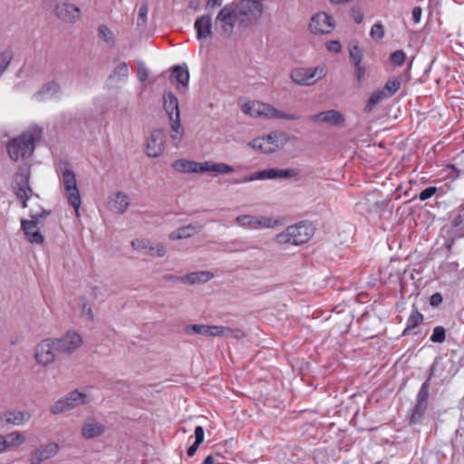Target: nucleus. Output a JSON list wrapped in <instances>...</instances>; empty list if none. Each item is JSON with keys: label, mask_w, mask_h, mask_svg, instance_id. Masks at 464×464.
I'll return each instance as SVG.
<instances>
[{"label": "nucleus", "mask_w": 464, "mask_h": 464, "mask_svg": "<svg viewBox=\"0 0 464 464\" xmlns=\"http://www.w3.org/2000/svg\"><path fill=\"white\" fill-rule=\"evenodd\" d=\"M71 410L67 401L63 398L58 400L55 401L51 407H50V412L52 414L57 415L60 413H63L64 411H67Z\"/></svg>", "instance_id": "de8ad7c7"}, {"label": "nucleus", "mask_w": 464, "mask_h": 464, "mask_svg": "<svg viewBox=\"0 0 464 464\" xmlns=\"http://www.w3.org/2000/svg\"><path fill=\"white\" fill-rule=\"evenodd\" d=\"M64 399L67 401L71 410L89 402L87 395L83 392H80L78 390L71 392Z\"/></svg>", "instance_id": "e433bc0d"}, {"label": "nucleus", "mask_w": 464, "mask_h": 464, "mask_svg": "<svg viewBox=\"0 0 464 464\" xmlns=\"http://www.w3.org/2000/svg\"><path fill=\"white\" fill-rule=\"evenodd\" d=\"M5 450H8L12 447H18L25 441V437L19 431H13L4 436Z\"/></svg>", "instance_id": "58836bf2"}, {"label": "nucleus", "mask_w": 464, "mask_h": 464, "mask_svg": "<svg viewBox=\"0 0 464 464\" xmlns=\"http://www.w3.org/2000/svg\"><path fill=\"white\" fill-rule=\"evenodd\" d=\"M62 173L63 182L66 191V198L69 204L75 209L76 213L78 214L82 200L80 191L76 184L75 174L73 171L67 168V164H65L64 169H62Z\"/></svg>", "instance_id": "9b49d317"}, {"label": "nucleus", "mask_w": 464, "mask_h": 464, "mask_svg": "<svg viewBox=\"0 0 464 464\" xmlns=\"http://www.w3.org/2000/svg\"><path fill=\"white\" fill-rule=\"evenodd\" d=\"M198 162L188 160H176L172 163V168L181 173H196Z\"/></svg>", "instance_id": "4c0bfd02"}, {"label": "nucleus", "mask_w": 464, "mask_h": 464, "mask_svg": "<svg viewBox=\"0 0 464 464\" xmlns=\"http://www.w3.org/2000/svg\"><path fill=\"white\" fill-rule=\"evenodd\" d=\"M349 54L352 62L353 63V66L362 65L363 53L362 50L358 45L352 46L349 49Z\"/></svg>", "instance_id": "09e8293b"}, {"label": "nucleus", "mask_w": 464, "mask_h": 464, "mask_svg": "<svg viewBox=\"0 0 464 464\" xmlns=\"http://www.w3.org/2000/svg\"><path fill=\"white\" fill-rule=\"evenodd\" d=\"M213 277V274L208 271L192 272L180 277L182 284L197 285L208 282Z\"/></svg>", "instance_id": "7c9ffc66"}, {"label": "nucleus", "mask_w": 464, "mask_h": 464, "mask_svg": "<svg viewBox=\"0 0 464 464\" xmlns=\"http://www.w3.org/2000/svg\"><path fill=\"white\" fill-rule=\"evenodd\" d=\"M204 227V225L199 223H191L187 226L180 227L172 231L169 237L171 240H179L188 238L199 233Z\"/></svg>", "instance_id": "a878e982"}, {"label": "nucleus", "mask_w": 464, "mask_h": 464, "mask_svg": "<svg viewBox=\"0 0 464 464\" xmlns=\"http://www.w3.org/2000/svg\"><path fill=\"white\" fill-rule=\"evenodd\" d=\"M14 54L12 50L5 49L0 50V77L4 74L11 61L13 60Z\"/></svg>", "instance_id": "a18cd8bd"}, {"label": "nucleus", "mask_w": 464, "mask_h": 464, "mask_svg": "<svg viewBox=\"0 0 464 464\" xmlns=\"http://www.w3.org/2000/svg\"><path fill=\"white\" fill-rule=\"evenodd\" d=\"M98 36L104 41L108 46H115V37L111 30L105 24H101L98 27Z\"/></svg>", "instance_id": "37998d69"}, {"label": "nucleus", "mask_w": 464, "mask_h": 464, "mask_svg": "<svg viewBox=\"0 0 464 464\" xmlns=\"http://www.w3.org/2000/svg\"><path fill=\"white\" fill-rule=\"evenodd\" d=\"M222 0H208L207 2V5H206V8L207 9H213L215 7H218V6H221L222 5Z\"/></svg>", "instance_id": "338daca9"}, {"label": "nucleus", "mask_w": 464, "mask_h": 464, "mask_svg": "<svg viewBox=\"0 0 464 464\" xmlns=\"http://www.w3.org/2000/svg\"><path fill=\"white\" fill-rule=\"evenodd\" d=\"M105 431V426L95 419H87L82 426L81 434L85 440H91L102 435Z\"/></svg>", "instance_id": "b1692460"}, {"label": "nucleus", "mask_w": 464, "mask_h": 464, "mask_svg": "<svg viewBox=\"0 0 464 464\" xmlns=\"http://www.w3.org/2000/svg\"><path fill=\"white\" fill-rule=\"evenodd\" d=\"M183 331L186 334H198L203 336H219L226 332L223 326L205 324H187Z\"/></svg>", "instance_id": "aec40b11"}, {"label": "nucleus", "mask_w": 464, "mask_h": 464, "mask_svg": "<svg viewBox=\"0 0 464 464\" xmlns=\"http://www.w3.org/2000/svg\"><path fill=\"white\" fill-rule=\"evenodd\" d=\"M181 276H177L174 275H165L163 276V280L166 282H180L181 283Z\"/></svg>", "instance_id": "774afa93"}, {"label": "nucleus", "mask_w": 464, "mask_h": 464, "mask_svg": "<svg viewBox=\"0 0 464 464\" xmlns=\"http://www.w3.org/2000/svg\"><path fill=\"white\" fill-rule=\"evenodd\" d=\"M137 77L140 82H145L149 77V70L143 63L138 65Z\"/></svg>", "instance_id": "bf43d9fd"}, {"label": "nucleus", "mask_w": 464, "mask_h": 464, "mask_svg": "<svg viewBox=\"0 0 464 464\" xmlns=\"http://www.w3.org/2000/svg\"><path fill=\"white\" fill-rule=\"evenodd\" d=\"M212 18L210 14L198 16L194 23V29L197 33V39L203 40L212 35Z\"/></svg>", "instance_id": "5701e85b"}, {"label": "nucleus", "mask_w": 464, "mask_h": 464, "mask_svg": "<svg viewBox=\"0 0 464 464\" xmlns=\"http://www.w3.org/2000/svg\"><path fill=\"white\" fill-rule=\"evenodd\" d=\"M354 78L357 81V86L360 87L364 81L365 74H366V69L365 67L362 65H355L354 66Z\"/></svg>", "instance_id": "5fc2aeb1"}, {"label": "nucleus", "mask_w": 464, "mask_h": 464, "mask_svg": "<svg viewBox=\"0 0 464 464\" xmlns=\"http://www.w3.org/2000/svg\"><path fill=\"white\" fill-rule=\"evenodd\" d=\"M82 301V313L83 314H86L90 320H93V314L91 306L88 304V303L85 301L84 298L81 299Z\"/></svg>", "instance_id": "680f3d73"}, {"label": "nucleus", "mask_w": 464, "mask_h": 464, "mask_svg": "<svg viewBox=\"0 0 464 464\" xmlns=\"http://www.w3.org/2000/svg\"><path fill=\"white\" fill-rule=\"evenodd\" d=\"M412 14V20L414 24H418L420 22L421 14H422V9L420 6H414L411 11Z\"/></svg>", "instance_id": "e2e57ef3"}, {"label": "nucleus", "mask_w": 464, "mask_h": 464, "mask_svg": "<svg viewBox=\"0 0 464 464\" xmlns=\"http://www.w3.org/2000/svg\"><path fill=\"white\" fill-rule=\"evenodd\" d=\"M56 352L61 358L64 355H71L82 345V336L74 331H67L61 338H53Z\"/></svg>", "instance_id": "9d476101"}, {"label": "nucleus", "mask_w": 464, "mask_h": 464, "mask_svg": "<svg viewBox=\"0 0 464 464\" xmlns=\"http://www.w3.org/2000/svg\"><path fill=\"white\" fill-rule=\"evenodd\" d=\"M446 339V329L443 326H436L430 338V342L434 343H442Z\"/></svg>", "instance_id": "8fccbe9b"}, {"label": "nucleus", "mask_w": 464, "mask_h": 464, "mask_svg": "<svg viewBox=\"0 0 464 464\" xmlns=\"http://www.w3.org/2000/svg\"><path fill=\"white\" fill-rule=\"evenodd\" d=\"M163 108L169 119H172V116L177 115L178 112H180L178 98L170 91L164 92L163 93Z\"/></svg>", "instance_id": "2f4dec72"}, {"label": "nucleus", "mask_w": 464, "mask_h": 464, "mask_svg": "<svg viewBox=\"0 0 464 464\" xmlns=\"http://www.w3.org/2000/svg\"><path fill=\"white\" fill-rule=\"evenodd\" d=\"M34 358L39 364L44 366L61 359L60 354L56 352V345H54L53 338L44 339L37 344Z\"/></svg>", "instance_id": "ddd939ff"}, {"label": "nucleus", "mask_w": 464, "mask_h": 464, "mask_svg": "<svg viewBox=\"0 0 464 464\" xmlns=\"http://www.w3.org/2000/svg\"><path fill=\"white\" fill-rule=\"evenodd\" d=\"M327 49L331 52L338 53L341 52L342 46H341L340 42H338V41H330L327 44Z\"/></svg>", "instance_id": "0e129e2a"}, {"label": "nucleus", "mask_w": 464, "mask_h": 464, "mask_svg": "<svg viewBox=\"0 0 464 464\" xmlns=\"http://www.w3.org/2000/svg\"><path fill=\"white\" fill-rule=\"evenodd\" d=\"M326 75L324 65H319L314 68H295L291 71L290 77L292 81L302 86H311Z\"/></svg>", "instance_id": "0eeeda50"}, {"label": "nucleus", "mask_w": 464, "mask_h": 464, "mask_svg": "<svg viewBox=\"0 0 464 464\" xmlns=\"http://www.w3.org/2000/svg\"><path fill=\"white\" fill-rule=\"evenodd\" d=\"M299 170L296 169H266L264 170L251 173L248 176L244 177L242 179H234V184L246 183L255 180H266V179H291L299 175Z\"/></svg>", "instance_id": "423d86ee"}, {"label": "nucleus", "mask_w": 464, "mask_h": 464, "mask_svg": "<svg viewBox=\"0 0 464 464\" xmlns=\"http://www.w3.org/2000/svg\"><path fill=\"white\" fill-rule=\"evenodd\" d=\"M237 23V19L235 9L231 4L223 6L216 17V28L226 37H229L232 34Z\"/></svg>", "instance_id": "f8f14e48"}, {"label": "nucleus", "mask_w": 464, "mask_h": 464, "mask_svg": "<svg viewBox=\"0 0 464 464\" xmlns=\"http://www.w3.org/2000/svg\"><path fill=\"white\" fill-rule=\"evenodd\" d=\"M234 168L223 162H198L196 173L217 172L218 174H229L234 172Z\"/></svg>", "instance_id": "393cba45"}, {"label": "nucleus", "mask_w": 464, "mask_h": 464, "mask_svg": "<svg viewBox=\"0 0 464 464\" xmlns=\"http://www.w3.org/2000/svg\"><path fill=\"white\" fill-rule=\"evenodd\" d=\"M130 69L126 62L120 63L108 77L110 82H125L129 77Z\"/></svg>", "instance_id": "473e14b6"}, {"label": "nucleus", "mask_w": 464, "mask_h": 464, "mask_svg": "<svg viewBox=\"0 0 464 464\" xmlns=\"http://www.w3.org/2000/svg\"><path fill=\"white\" fill-rule=\"evenodd\" d=\"M223 328L226 329V332L219 336H230L236 339H240L245 336L244 332L240 329H232L225 326H223Z\"/></svg>", "instance_id": "6e6d98bb"}, {"label": "nucleus", "mask_w": 464, "mask_h": 464, "mask_svg": "<svg viewBox=\"0 0 464 464\" xmlns=\"http://www.w3.org/2000/svg\"><path fill=\"white\" fill-rule=\"evenodd\" d=\"M236 221L242 227L250 229H257L262 227H274L278 222L276 219L266 217H256L250 215H241L237 217Z\"/></svg>", "instance_id": "dca6fc26"}, {"label": "nucleus", "mask_w": 464, "mask_h": 464, "mask_svg": "<svg viewBox=\"0 0 464 464\" xmlns=\"http://www.w3.org/2000/svg\"><path fill=\"white\" fill-rule=\"evenodd\" d=\"M149 12V5L147 3H143L139 9L137 25L145 26L147 23V15Z\"/></svg>", "instance_id": "603ef678"}, {"label": "nucleus", "mask_w": 464, "mask_h": 464, "mask_svg": "<svg viewBox=\"0 0 464 464\" xmlns=\"http://www.w3.org/2000/svg\"><path fill=\"white\" fill-rule=\"evenodd\" d=\"M29 419L30 414L25 411H8L0 415V421L5 425H22Z\"/></svg>", "instance_id": "bb28decb"}, {"label": "nucleus", "mask_w": 464, "mask_h": 464, "mask_svg": "<svg viewBox=\"0 0 464 464\" xmlns=\"http://www.w3.org/2000/svg\"><path fill=\"white\" fill-rule=\"evenodd\" d=\"M174 79L178 85L177 88L180 90V88H186L189 82V72L188 66L184 65H175L172 68V73L170 76V80Z\"/></svg>", "instance_id": "c756f323"}, {"label": "nucleus", "mask_w": 464, "mask_h": 464, "mask_svg": "<svg viewBox=\"0 0 464 464\" xmlns=\"http://www.w3.org/2000/svg\"><path fill=\"white\" fill-rule=\"evenodd\" d=\"M391 63L394 66H401L406 59V54L402 50H397L391 54Z\"/></svg>", "instance_id": "864d4df0"}, {"label": "nucleus", "mask_w": 464, "mask_h": 464, "mask_svg": "<svg viewBox=\"0 0 464 464\" xmlns=\"http://www.w3.org/2000/svg\"><path fill=\"white\" fill-rule=\"evenodd\" d=\"M443 229L459 238L464 237V203L450 213L449 224Z\"/></svg>", "instance_id": "4468645a"}, {"label": "nucleus", "mask_w": 464, "mask_h": 464, "mask_svg": "<svg viewBox=\"0 0 464 464\" xmlns=\"http://www.w3.org/2000/svg\"><path fill=\"white\" fill-rule=\"evenodd\" d=\"M61 93V85L56 81H49L45 82L42 88L34 93V97L36 100H43L44 98H53Z\"/></svg>", "instance_id": "c85d7f7f"}, {"label": "nucleus", "mask_w": 464, "mask_h": 464, "mask_svg": "<svg viewBox=\"0 0 464 464\" xmlns=\"http://www.w3.org/2000/svg\"><path fill=\"white\" fill-rule=\"evenodd\" d=\"M13 188L16 198L21 201L22 208H27V201L34 191L30 186V171L20 169L14 176Z\"/></svg>", "instance_id": "6e6552de"}, {"label": "nucleus", "mask_w": 464, "mask_h": 464, "mask_svg": "<svg viewBox=\"0 0 464 464\" xmlns=\"http://www.w3.org/2000/svg\"><path fill=\"white\" fill-rule=\"evenodd\" d=\"M314 234V227L312 223L301 221L287 227L285 231L276 236V240L280 244L289 243L298 246L308 242Z\"/></svg>", "instance_id": "7ed1b4c3"}, {"label": "nucleus", "mask_w": 464, "mask_h": 464, "mask_svg": "<svg viewBox=\"0 0 464 464\" xmlns=\"http://www.w3.org/2000/svg\"><path fill=\"white\" fill-rule=\"evenodd\" d=\"M243 112L252 117H264L266 119L296 121L301 119V115L296 113H286L274 106L258 101L249 102L242 105Z\"/></svg>", "instance_id": "f03ea898"}, {"label": "nucleus", "mask_w": 464, "mask_h": 464, "mask_svg": "<svg viewBox=\"0 0 464 464\" xmlns=\"http://www.w3.org/2000/svg\"><path fill=\"white\" fill-rule=\"evenodd\" d=\"M387 99L386 92L384 91H375L373 92L367 100L366 105L363 109L365 113H370L375 105H377L380 102Z\"/></svg>", "instance_id": "ea45409f"}, {"label": "nucleus", "mask_w": 464, "mask_h": 464, "mask_svg": "<svg viewBox=\"0 0 464 464\" xmlns=\"http://www.w3.org/2000/svg\"><path fill=\"white\" fill-rule=\"evenodd\" d=\"M449 237H445L443 246L450 252L454 245L455 238H458L457 237H454L452 234H448Z\"/></svg>", "instance_id": "69168bd1"}, {"label": "nucleus", "mask_w": 464, "mask_h": 464, "mask_svg": "<svg viewBox=\"0 0 464 464\" xmlns=\"http://www.w3.org/2000/svg\"><path fill=\"white\" fill-rule=\"evenodd\" d=\"M438 188L436 187H428L420 192L419 198L421 201L427 200L434 196Z\"/></svg>", "instance_id": "4d7b16f0"}, {"label": "nucleus", "mask_w": 464, "mask_h": 464, "mask_svg": "<svg viewBox=\"0 0 464 464\" xmlns=\"http://www.w3.org/2000/svg\"><path fill=\"white\" fill-rule=\"evenodd\" d=\"M194 435H195V441L187 450V455L189 458H191L195 455L199 445L204 441L205 434H204L203 427L197 426L194 430Z\"/></svg>", "instance_id": "a19ab883"}, {"label": "nucleus", "mask_w": 464, "mask_h": 464, "mask_svg": "<svg viewBox=\"0 0 464 464\" xmlns=\"http://www.w3.org/2000/svg\"><path fill=\"white\" fill-rule=\"evenodd\" d=\"M370 35L375 41L382 40L384 37V27L382 24L380 22L375 23L371 28Z\"/></svg>", "instance_id": "3c124183"}, {"label": "nucleus", "mask_w": 464, "mask_h": 464, "mask_svg": "<svg viewBox=\"0 0 464 464\" xmlns=\"http://www.w3.org/2000/svg\"><path fill=\"white\" fill-rule=\"evenodd\" d=\"M59 450V446L55 442L49 443L34 450L30 454V461L32 464H40L43 461L55 456Z\"/></svg>", "instance_id": "4be33fe9"}, {"label": "nucleus", "mask_w": 464, "mask_h": 464, "mask_svg": "<svg viewBox=\"0 0 464 464\" xmlns=\"http://www.w3.org/2000/svg\"><path fill=\"white\" fill-rule=\"evenodd\" d=\"M221 250L227 252H242L251 248L248 242L243 239H233L228 242L220 243Z\"/></svg>", "instance_id": "72a5a7b5"}, {"label": "nucleus", "mask_w": 464, "mask_h": 464, "mask_svg": "<svg viewBox=\"0 0 464 464\" xmlns=\"http://www.w3.org/2000/svg\"><path fill=\"white\" fill-rule=\"evenodd\" d=\"M165 148V132L162 129L151 131L145 147V153L150 158L160 156Z\"/></svg>", "instance_id": "2eb2a0df"}, {"label": "nucleus", "mask_w": 464, "mask_h": 464, "mask_svg": "<svg viewBox=\"0 0 464 464\" xmlns=\"http://www.w3.org/2000/svg\"><path fill=\"white\" fill-rule=\"evenodd\" d=\"M400 86L401 82L397 78L392 77L388 79L382 91H384L386 92L387 98H390L397 92V91L400 89Z\"/></svg>", "instance_id": "49530a36"}, {"label": "nucleus", "mask_w": 464, "mask_h": 464, "mask_svg": "<svg viewBox=\"0 0 464 464\" xmlns=\"http://www.w3.org/2000/svg\"><path fill=\"white\" fill-rule=\"evenodd\" d=\"M310 121L315 122H324L330 126H340L345 121V118L339 111L329 110L311 115Z\"/></svg>", "instance_id": "412c9836"}, {"label": "nucleus", "mask_w": 464, "mask_h": 464, "mask_svg": "<svg viewBox=\"0 0 464 464\" xmlns=\"http://www.w3.org/2000/svg\"><path fill=\"white\" fill-rule=\"evenodd\" d=\"M441 386L436 379H426L421 384L413 406L407 412V420L411 426L423 423L429 409V398L435 396Z\"/></svg>", "instance_id": "f257e3e1"}, {"label": "nucleus", "mask_w": 464, "mask_h": 464, "mask_svg": "<svg viewBox=\"0 0 464 464\" xmlns=\"http://www.w3.org/2000/svg\"><path fill=\"white\" fill-rule=\"evenodd\" d=\"M55 15L64 23H74L80 18L81 10L73 4L61 3L56 5Z\"/></svg>", "instance_id": "a211bd4d"}, {"label": "nucleus", "mask_w": 464, "mask_h": 464, "mask_svg": "<svg viewBox=\"0 0 464 464\" xmlns=\"http://www.w3.org/2000/svg\"><path fill=\"white\" fill-rule=\"evenodd\" d=\"M50 215V211L43 209L39 213H34L33 211L30 212V218L31 220L22 219L21 220V228L24 231L26 238L28 241H30L33 244H42L44 241V237L43 234L38 231H32L34 228L36 227L37 224L39 223L40 219L43 218H45Z\"/></svg>", "instance_id": "1a4fd4ad"}, {"label": "nucleus", "mask_w": 464, "mask_h": 464, "mask_svg": "<svg viewBox=\"0 0 464 464\" xmlns=\"http://www.w3.org/2000/svg\"><path fill=\"white\" fill-rule=\"evenodd\" d=\"M423 320H424L423 314L419 312V310L417 309L415 304L412 305V310H411L409 317L407 318L406 327L402 331L401 335L405 336L411 333L414 334H417L418 332H415L414 329L417 328L420 324H421Z\"/></svg>", "instance_id": "cd10ccee"}, {"label": "nucleus", "mask_w": 464, "mask_h": 464, "mask_svg": "<svg viewBox=\"0 0 464 464\" xmlns=\"http://www.w3.org/2000/svg\"><path fill=\"white\" fill-rule=\"evenodd\" d=\"M131 246L135 250L144 252L150 256L162 257L166 255V246L162 244L153 246L148 239L136 238L131 241Z\"/></svg>", "instance_id": "6ab92c4d"}, {"label": "nucleus", "mask_w": 464, "mask_h": 464, "mask_svg": "<svg viewBox=\"0 0 464 464\" xmlns=\"http://www.w3.org/2000/svg\"><path fill=\"white\" fill-rule=\"evenodd\" d=\"M171 130L175 134L171 135V138L174 141L179 142L183 136V129L180 123V112H178L177 115L172 116V119H169Z\"/></svg>", "instance_id": "79ce46f5"}, {"label": "nucleus", "mask_w": 464, "mask_h": 464, "mask_svg": "<svg viewBox=\"0 0 464 464\" xmlns=\"http://www.w3.org/2000/svg\"><path fill=\"white\" fill-rule=\"evenodd\" d=\"M267 136L273 138V140H269V145L275 147V151L282 148L287 142L286 134L284 132L275 131L269 133Z\"/></svg>", "instance_id": "c03bdc74"}, {"label": "nucleus", "mask_w": 464, "mask_h": 464, "mask_svg": "<svg viewBox=\"0 0 464 464\" xmlns=\"http://www.w3.org/2000/svg\"><path fill=\"white\" fill-rule=\"evenodd\" d=\"M269 140H273V138L271 136L258 137L251 140L249 146L262 153H273L275 152V147L269 145Z\"/></svg>", "instance_id": "c9c22d12"}, {"label": "nucleus", "mask_w": 464, "mask_h": 464, "mask_svg": "<svg viewBox=\"0 0 464 464\" xmlns=\"http://www.w3.org/2000/svg\"><path fill=\"white\" fill-rule=\"evenodd\" d=\"M34 142L35 137L32 132L22 133L9 142L7 146L9 157L14 161H17L20 158L31 157L35 149Z\"/></svg>", "instance_id": "39448f33"}, {"label": "nucleus", "mask_w": 464, "mask_h": 464, "mask_svg": "<svg viewBox=\"0 0 464 464\" xmlns=\"http://www.w3.org/2000/svg\"><path fill=\"white\" fill-rule=\"evenodd\" d=\"M443 302L442 295L439 292L434 293L430 297V305L432 307H438Z\"/></svg>", "instance_id": "052dcab7"}, {"label": "nucleus", "mask_w": 464, "mask_h": 464, "mask_svg": "<svg viewBox=\"0 0 464 464\" xmlns=\"http://www.w3.org/2000/svg\"><path fill=\"white\" fill-rule=\"evenodd\" d=\"M309 27L314 34H325L334 30V24L331 15L322 12L312 16Z\"/></svg>", "instance_id": "f3484780"}, {"label": "nucleus", "mask_w": 464, "mask_h": 464, "mask_svg": "<svg viewBox=\"0 0 464 464\" xmlns=\"http://www.w3.org/2000/svg\"><path fill=\"white\" fill-rule=\"evenodd\" d=\"M239 25L247 27L256 22L262 14L263 4L253 3L249 0H239L230 3Z\"/></svg>", "instance_id": "20e7f679"}, {"label": "nucleus", "mask_w": 464, "mask_h": 464, "mask_svg": "<svg viewBox=\"0 0 464 464\" xmlns=\"http://www.w3.org/2000/svg\"><path fill=\"white\" fill-rule=\"evenodd\" d=\"M350 14L353 16L354 22L358 24H362L363 21V14L361 12L360 7L353 6L350 10Z\"/></svg>", "instance_id": "13d9d810"}, {"label": "nucleus", "mask_w": 464, "mask_h": 464, "mask_svg": "<svg viewBox=\"0 0 464 464\" xmlns=\"http://www.w3.org/2000/svg\"><path fill=\"white\" fill-rule=\"evenodd\" d=\"M129 206L130 201L127 195L120 191L114 194L111 202V209L115 210L117 213L122 214L127 210Z\"/></svg>", "instance_id": "f704fd0d"}]
</instances>
